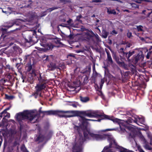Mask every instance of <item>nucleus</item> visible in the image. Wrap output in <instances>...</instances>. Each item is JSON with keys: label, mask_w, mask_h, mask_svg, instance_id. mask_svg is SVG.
I'll return each instance as SVG.
<instances>
[{"label": "nucleus", "mask_w": 152, "mask_h": 152, "mask_svg": "<svg viewBox=\"0 0 152 152\" xmlns=\"http://www.w3.org/2000/svg\"><path fill=\"white\" fill-rule=\"evenodd\" d=\"M84 138L80 134V139L78 141L79 143V145L77 146V145L74 146L73 148V152H81V145L86 139H92L96 141H100L104 140L107 138L108 142H110V146L105 147L102 152H113L111 148L112 147H114L118 149L120 152H133L132 151L130 150L122 147L120 146L117 145L115 142V140L111 135L107 136L104 134H96L93 132L87 131H85L84 133Z\"/></svg>", "instance_id": "f257e3e1"}, {"label": "nucleus", "mask_w": 152, "mask_h": 152, "mask_svg": "<svg viewBox=\"0 0 152 152\" xmlns=\"http://www.w3.org/2000/svg\"><path fill=\"white\" fill-rule=\"evenodd\" d=\"M38 113L36 110H25L22 112L17 113L15 117L17 120L20 121L21 120L27 119L32 122H35L38 118Z\"/></svg>", "instance_id": "f03ea898"}, {"label": "nucleus", "mask_w": 152, "mask_h": 152, "mask_svg": "<svg viewBox=\"0 0 152 152\" xmlns=\"http://www.w3.org/2000/svg\"><path fill=\"white\" fill-rule=\"evenodd\" d=\"M70 112H73L72 117L75 116L77 114H79L80 117L87 116L90 118L94 117L100 118L102 119L108 118V116L105 115L100 114L97 111L90 110L88 111H71Z\"/></svg>", "instance_id": "7ed1b4c3"}, {"label": "nucleus", "mask_w": 152, "mask_h": 152, "mask_svg": "<svg viewBox=\"0 0 152 152\" xmlns=\"http://www.w3.org/2000/svg\"><path fill=\"white\" fill-rule=\"evenodd\" d=\"M40 113H44L46 115H57L60 117H63L64 115H65L67 117H72L73 116L72 114L73 112H70V111L51 110L42 111L40 110Z\"/></svg>", "instance_id": "20e7f679"}, {"label": "nucleus", "mask_w": 152, "mask_h": 152, "mask_svg": "<svg viewBox=\"0 0 152 152\" xmlns=\"http://www.w3.org/2000/svg\"><path fill=\"white\" fill-rule=\"evenodd\" d=\"M39 83L35 86L36 91L35 94L37 95L41 96L39 92L42 89H44L45 87V80L41 77V74H39V77L38 78Z\"/></svg>", "instance_id": "39448f33"}, {"label": "nucleus", "mask_w": 152, "mask_h": 152, "mask_svg": "<svg viewBox=\"0 0 152 152\" xmlns=\"http://www.w3.org/2000/svg\"><path fill=\"white\" fill-rule=\"evenodd\" d=\"M82 36V39L86 40H90L94 37L98 39L99 37L97 34H95L91 31H88L86 32L83 33Z\"/></svg>", "instance_id": "423d86ee"}, {"label": "nucleus", "mask_w": 152, "mask_h": 152, "mask_svg": "<svg viewBox=\"0 0 152 152\" xmlns=\"http://www.w3.org/2000/svg\"><path fill=\"white\" fill-rule=\"evenodd\" d=\"M134 118H135L134 120H133L130 118H129L127 121V123L129 124L132 123V122H134L135 123H137L139 125H140L138 124L137 122H140V124H144L145 121L143 117L142 116H134Z\"/></svg>", "instance_id": "0eeeda50"}, {"label": "nucleus", "mask_w": 152, "mask_h": 152, "mask_svg": "<svg viewBox=\"0 0 152 152\" xmlns=\"http://www.w3.org/2000/svg\"><path fill=\"white\" fill-rule=\"evenodd\" d=\"M127 129L132 132L130 135L132 134L133 135H134L135 134H136V128L135 126L132 125H130L127 126Z\"/></svg>", "instance_id": "6e6552de"}, {"label": "nucleus", "mask_w": 152, "mask_h": 152, "mask_svg": "<svg viewBox=\"0 0 152 152\" xmlns=\"http://www.w3.org/2000/svg\"><path fill=\"white\" fill-rule=\"evenodd\" d=\"M41 45L44 48L43 49L46 50L52 49L54 47V46L51 43H42L41 44Z\"/></svg>", "instance_id": "1a4fd4ad"}, {"label": "nucleus", "mask_w": 152, "mask_h": 152, "mask_svg": "<svg viewBox=\"0 0 152 152\" xmlns=\"http://www.w3.org/2000/svg\"><path fill=\"white\" fill-rule=\"evenodd\" d=\"M101 120V119H98V120L87 119L86 118L82 116H81L80 118V120L81 122H82L83 125H85V123L87 122V121H100Z\"/></svg>", "instance_id": "9d476101"}, {"label": "nucleus", "mask_w": 152, "mask_h": 152, "mask_svg": "<svg viewBox=\"0 0 152 152\" xmlns=\"http://www.w3.org/2000/svg\"><path fill=\"white\" fill-rule=\"evenodd\" d=\"M4 114V117L3 118V119L4 118L6 117L7 118H9L10 117V114L9 113H7L6 111V110H4L2 112L0 113V117H2V115Z\"/></svg>", "instance_id": "9b49d317"}, {"label": "nucleus", "mask_w": 152, "mask_h": 152, "mask_svg": "<svg viewBox=\"0 0 152 152\" xmlns=\"http://www.w3.org/2000/svg\"><path fill=\"white\" fill-rule=\"evenodd\" d=\"M104 81L103 79H102L100 84V89L99 90H98V92H97V94L100 96H102V91H100V90L101 89L102 87L103 86V85L104 84Z\"/></svg>", "instance_id": "f8f14e48"}, {"label": "nucleus", "mask_w": 152, "mask_h": 152, "mask_svg": "<svg viewBox=\"0 0 152 152\" xmlns=\"http://www.w3.org/2000/svg\"><path fill=\"white\" fill-rule=\"evenodd\" d=\"M139 38L142 42H145L148 43H152V42L150 41V39L146 37L144 39L143 37H139Z\"/></svg>", "instance_id": "ddd939ff"}, {"label": "nucleus", "mask_w": 152, "mask_h": 152, "mask_svg": "<svg viewBox=\"0 0 152 152\" xmlns=\"http://www.w3.org/2000/svg\"><path fill=\"white\" fill-rule=\"evenodd\" d=\"M80 100L83 102H86L89 101V99L88 97L80 96Z\"/></svg>", "instance_id": "4468645a"}, {"label": "nucleus", "mask_w": 152, "mask_h": 152, "mask_svg": "<svg viewBox=\"0 0 152 152\" xmlns=\"http://www.w3.org/2000/svg\"><path fill=\"white\" fill-rule=\"evenodd\" d=\"M107 12L109 14H115L116 12L114 10H111L110 8H107Z\"/></svg>", "instance_id": "2eb2a0df"}, {"label": "nucleus", "mask_w": 152, "mask_h": 152, "mask_svg": "<svg viewBox=\"0 0 152 152\" xmlns=\"http://www.w3.org/2000/svg\"><path fill=\"white\" fill-rule=\"evenodd\" d=\"M37 139V140H39L40 141H42L45 140H46V138H45L44 136L42 135H40L38 137Z\"/></svg>", "instance_id": "dca6fc26"}, {"label": "nucleus", "mask_w": 152, "mask_h": 152, "mask_svg": "<svg viewBox=\"0 0 152 152\" xmlns=\"http://www.w3.org/2000/svg\"><path fill=\"white\" fill-rule=\"evenodd\" d=\"M138 31L143 32L145 29V27H143L141 26H139L137 27Z\"/></svg>", "instance_id": "f3484780"}, {"label": "nucleus", "mask_w": 152, "mask_h": 152, "mask_svg": "<svg viewBox=\"0 0 152 152\" xmlns=\"http://www.w3.org/2000/svg\"><path fill=\"white\" fill-rule=\"evenodd\" d=\"M107 59L108 62L110 63H113V60L110 54L108 52H107Z\"/></svg>", "instance_id": "a211bd4d"}, {"label": "nucleus", "mask_w": 152, "mask_h": 152, "mask_svg": "<svg viewBox=\"0 0 152 152\" xmlns=\"http://www.w3.org/2000/svg\"><path fill=\"white\" fill-rule=\"evenodd\" d=\"M56 66L55 64H53V63H51L50 65L49 66V67L51 68L50 69V70H53L56 68Z\"/></svg>", "instance_id": "6ab92c4d"}, {"label": "nucleus", "mask_w": 152, "mask_h": 152, "mask_svg": "<svg viewBox=\"0 0 152 152\" xmlns=\"http://www.w3.org/2000/svg\"><path fill=\"white\" fill-rule=\"evenodd\" d=\"M134 51H133L132 52H129V53H124V55H126V56L127 57V58L129 60V58L133 54H134Z\"/></svg>", "instance_id": "aec40b11"}, {"label": "nucleus", "mask_w": 152, "mask_h": 152, "mask_svg": "<svg viewBox=\"0 0 152 152\" xmlns=\"http://www.w3.org/2000/svg\"><path fill=\"white\" fill-rule=\"evenodd\" d=\"M52 58V57L51 56H45V57H44V60L47 61L48 60H50L51 58Z\"/></svg>", "instance_id": "412c9836"}, {"label": "nucleus", "mask_w": 152, "mask_h": 152, "mask_svg": "<svg viewBox=\"0 0 152 152\" xmlns=\"http://www.w3.org/2000/svg\"><path fill=\"white\" fill-rule=\"evenodd\" d=\"M108 34V32L104 31L102 32V36L104 38H106L107 37Z\"/></svg>", "instance_id": "4be33fe9"}, {"label": "nucleus", "mask_w": 152, "mask_h": 152, "mask_svg": "<svg viewBox=\"0 0 152 152\" xmlns=\"http://www.w3.org/2000/svg\"><path fill=\"white\" fill-rule=\"evenodd\" d=\"M140 56V55H138L137 56L135 57L134 59V63L136 64L138 62V61L139 60Z\"/></svg>", "instance_id": "5701e85b"}, {"label": "nucleus", "mask_w": 152, "mask_h": 152, "mask_svg": "<svg viewBox=\"0 0 152 152\" xmlns=\"http://www.w3.org/2000/svg\"><path fill=\"white\" fill-rule=\"evenodd\" d=\"M25 39L27 42H30L31 41L32 37L31 36H29L27 38H25Z\"/></svg>", "instance_id": "b1692460"}, {"label": "nucleus", "mask_w": 152, "mask_h": 152, "mask_svg": "<svg viewBox=\"0 0 152 152\" xmlns=\"http://www.w3.org/2000/svg\"><path fill=\"white\" fill-rule=\"evenodd\" d=\"M21 149L23 152H28V151L26 149L24 145H22L21 147Z\"/></svg>", "instance_id": "393cba45"}, {"label": "nucleus", "mask_w": 152, "mask_h": 152, "mask_svg": "<svg viewBox=\"0 0 152 152\" xmlns=\"http://www.w3.org/2000/svg\"><path fill=\"white\" fill-rule=\"evenodd\" d=\"M112 120L114 122L119 123L120 122V120L117 118L113 119Z\"/></svg>", "instance_id": "a878e982"}, {"label": "nucleus", "mask_w": 152, "mask_h": 152, "mask_svg": "<svg viewBox=\"0 0 152 152\" xmlns=\"http://www.w3.org/2000/svg\"><path fill=\"white\" fill-rule=\"evenodd\" d=\"M2 11L3 12L5 13L7 15H9L10 14V11H7V10L6 9V10H2Z\"/></svg>", "instance_id": "bb28decb"}, {"label": "nucleus", "mask_w": 152, "mask_h": 152, "mask_svg": "<svg viewBox=\"0 0 152 152\" xmlns=\"http://www.w3.org/2000/svg\"><path fill=\"white\" fill-rule=\"evenodd\" d=\"M53 42L56 43H60V41L58 39H55L53 40Z\"/></svg>", "instance_id": "cd10ccee"}, {"label": "nucleus", "mask_w": 152, "mask_h": 152, "mask_svg": "<svg viewBox=\"0 0 152 152\" xmlns=\"http://www.w3.org/2000/svg\"><path fill=\"white\" fill-rule=\"evenodd\" d=\"M72 20L69 19L67 21V24L70 26H72Z\"/></svg>", "instance_id": "c85d7f7f"}, {"label": "nucleus", "mask_w": 152, "mask_h": 152, "mask_svg": "<svg viewBox=\"0 0 152 152\" xmlns=\"http://www.w3.org/2000/svg\"><path fill=\"white\" fill-rule=\"evenodd\" d=\"M130 4H131V5L132 7L135 8L138 7V6L137 5H136L134 3H130Z\"/></svg>", "instance_id": "c756f323"}, {"label": "nucleus", "mask_w": 152, "mask_h": 152, "mask_svg": "<svg viewBox=\"0 0 152 152\" xmlns=\"http://www.w3.org/2000/svg\"><path fill=\"white\" fill-rule=\"evenodd\" d=\"M144 147L146 149H148L149 150H151V148L149 145H145L144 146Z\"/></svg>", "instance_id": "7c9ffc66"}, {"label": "nucleus", "mask_w": 152, "mask_h": 152, "mask_svg": "<svg viewBox=\"0 0 152 152\" xmlns=\"http://www.w3.org/2000/svg\"><path fill=\"white\" fill-rule=\"evenodd\" d=\"M114 129H107L105 130H102L101 131V132H105L106 131H111L113 130H114Z\"/></svg>", "instance_id": "2f4dec72"}, {"label": "nucleus", "mask_w": 152, "mask_h": 152, "mask_svg": "<svg viewBox=\"0 0 152 152\" xmlns=\"http://www.w3.org/2000/svg\"><path fill=\"white\" fill-rule=\"evenodd\" d=\"M64 37H65L64 38V39H65L67 37H69L70 39H72V36L70 35H69V36H64Z\"/></svg>", "instance_id": "473e14b6"}, {"label": "nucleus", "mask_w": 152, "mask_h": 152, "mask_svg": "<svg viewBox=\"0 0 152 152\" xmlns=\"http://www.w3.org/2000/svg\"><path fill=\"white\" fill-rule=\"evenodd\" d=\"M118 33L115 30H113L111 32V34H116Z\"/></svg>", "instance_id": "72a5a7b5"}, {"label": "nucleus", "mask_w": 152, "mask_h": 152, "mask_svg": "<svg viewBox=\"0 0 152 152\" xmlns=\"http://www.w3.org/2000/svg\"><path fill=\"white\" fill-rule=\"evenodd\" d=\"M84 51V50H76V52L77 53H78L80 52H83Z\"/></svg>", "instance_id": "f704fd0d"}, {"label": "nucleus", "mask_w": 152, "mask_h": 152, "mask_svg": "<svg viewBox=\"0 0 152 152\" xmlns=\"http://www.w3.org/2000/svg\"><path fill=\"white\" fill-rule=\"evenodd\" d=\"M31 74L32 75H34V76H35L36 75L35 71L34 70H32L31 72Z\"/></svg>", "instance_id": "c9c22d12"}, {"label": "nucleus", "mask_w": 152, "mask_h": 152, "mask_svg": "<svg viewBox=\"0 0 152 152\" xmlns=\"http://www.w3.org/2000/svg\"><path fill=\"white\" fill-rule=\"evenodd\" d=\"M6 10H7V11H10V13L12 12V8L10 7H8Z\"/></svg>", "instance_id": "e433bc0d"}, {"label": "nucleus", "mask_w": 152, "mask_h": 152, "mask_svg": "<svg viewBox=\"0 0 152 152\" xmlns=\"http://www.w3.org/2000/svg\"><path fill=\"white\" fill-rule=\"evenodd\" d=\"M28 71H31V69H32V66L31 65H29L28 66Z\"/></svg>", "instance_id": "4c0bfd02"}, {"label": "nucleus", "mask_w": 152, "mask_h": 152, "mask_svg": "<svg viewBox=\"0 0 152 152\" xmlns=\"http://www.w3.org/2000/svg\"><path fill=\"white\" fill-rule=\"evenodd\" d=\"M151 53L150 52H148L147 54L146 57L147 59L149 58L150 55L151 54Z\"/></svg>", "instance_id": "58836bf2"}, {"label": "nucleus", "mask_w": 152, "mask_h": 152, "mask_svg": "<svg viewBox=\"0 0 152 152\" xmlns=\"http://www.w3.org/2000/svg\"><path fill=\"white\" fill-rule=\"evenodd\" d=\"M127 36L129 37H130L132 36V33L131 32H129L127 34Z\"/></svg>", "instance_id": "ea45409f"}, {"label": "nucleus", "mask_w": 152, "mask_h": 152, "mask_svg": "<svg viewBox=\"0 0 152 152\" xmlns=\"http://www.w3.org/2000/svg\"><path fill=\"white\" fill-rule=\"evenodd\" d=\"M100 1L99 0H93L92 1V2H100Z\"/></svg>", "instance_id": "a19ab883"}, {"label": "nucleus", "mask_w": 152, "mask_h": 152, "mask_svg": "<svg viewBox=\"0 0 152 152\" xmlns=\"http://www.w3.org/2000/svg\"><path fill=\"white\" fill-rule=\"evenodd\" d=\"M13 25H14V24L13 23H12L10 24V25L6 26V27H7L8 28H9L11 27L12 26H13Z\"/></svg>", "instance_id": "79ce46f5"}, {"label": "nucleus", "mask_w": 152, "mask_h": 152, "mask_svg": "<svg viewBox=\"0 0 152 152\" xmlns=\"http://www.w3.org/2000/svg\"><path fill=\"white\" fill-rule=\"evenodd\" d=\"M61 2H63L65 3L66 2H68V0H61Z\"/></svg>", "instance_id": "37998d69"}, {"label": "nucleus", "mask_w": 152, "mask_h": 152, "mask_svg": "<svg viewBox=\"0 0 152 152\" xmlns=\"http://www.w3.org/2000/svg\"><path fill=\"white\" fill-rule=\"evenodd\" d=\"M134 1L138 3H140L141 1V0H133Z\"/></svg>", "instance_id": "c03bdc74"}, {"label": "nucleus", "mask_w": 152, "mask_h": 152, "mask_svg": "<svg viewBox=\"0 0 152 152\" xmlns=\"http://www.w3.org/2000/svg\"><path fill=\"white\" fill-rule=\"evenodd\" d=\"M55 9V8H51L50 9H48V11L50 12V11H52L53 10H54Z\"/></svg>", "instance_id": "a18cd8bd"}, {"label": "nucleus", "mask_w": 152, "mask_h": 152, "mask_svg": "<svg viewBox=\"0 0 152 152\" xmlns=\"http://www.w3.org/2000/svg\"><path fill=\"white\" fill-rule=\"evenodd\" d=\"M72 105L73 107H77V105L75 104H72Z\"/></svg>", "instance_id": "49530a36"}, {"label": "nucleus", "mask_w": 152, "mask_h": 152, "mask_svg": "<svg viewBox=\"0 0 152 152\" xmlns=\"http://www.w3.org/2000/svg\"><path fill=\"white\" fill-rule=\"evenodd\" d=\"M140 137H141V138L143 140V141H144L145 140V139H144V138L143 137V136H142V135H140Z\"/></svg>", "instance_id": "de8ad7c7"}, {"label": "nucleus", "mask_w": 152, "mask_h": 152, "mask_svg": "<svg viewBox=\"0 0 152 152\" xmlns=\"http://www.w3.org/2000/svg\"><path fill=\"white\" fill-rule=\"evenodd\" d=\"M135 143L136 144V146H137L139 149H140V146L137 145L136 142H135Z\"/></svg>", "instance_id": "09e8293b"}, {"label": "nucleus", "mask_w": 152, "mask_h": 152, "mask_svg": "<svg viewBox=\"0 0 152 152\" xmlns=\"http://www.w3.org/2000/svg\"><path fill=\"white\" fill-rule=\"evenodd\" d=\"M19 144V143L18 142H17L16 141H15V143H14V145H17V144Z\"/></svg>", "instance_id": "8fccbe9b"}, {"label": "nucleus", "mask_w": 152, "mask_h": 152, "mask_svg": "<svg viewBox=\"0 0 152 152\" xmlns=\"http://www.w3.org/2000/svg\"><path fill=\"white\" fill-rule=\"evenodd\" d=\"M139 150L140 152H144V151L141 149H140Z\"/></svg>", "instance_id": "3c124183"}, {"label": "nucleus", "mask_w": 152, "mask_h": 152, "mask_svg": "<svg viewBox=\"0 0 152 152\" xmlns=\"http://www.w3.org/2000/svg\"><path fill=\"white\" fill-rule=\"evenodd\" d=\"M10 121H11L13 123H15V121L14 120H10Z\"/></svg>", "instance_id": "603ef678"}, {"label": "nucleus", "mask_w": 152, "mask_h": 152, "mask_svg": "<svg viewBox=\"0 0 152 152\" xmlns=\"http://www.w3.org/2000/svg\"><path fill=\"white\" fill-rule=\"evenodd\" d=\"M9 109H10V108H8L5 109V110H6V111L7 112V110H8Z\"/></svg>", "instance_id": "864d4df0"}, {"label": "nucleus", "mask_w": 152, "mask_h": 152, "mask_svg": "<svg viewBox=\"0 0 152 152\" xmlns=\"http://www.w3.org/2000/svg\"><path fill=\"white\" fill-rule=\"evenodd\" d=\"M95 67L94 66L93 67V71H94V70H95Z\"/></svg>", "instance_id": "5fc2aeb1"}, {"label": "nucleus", "mask_w": 152, "mask_h": 152, "mask_svg": "<svg viewBox=\"0 0 152 152\" xmlns=\"http://www.w3.org/2000/svg\"><path fill=\"white\" fill-rule=\"evenodd\" d=\"M126 11L128 12H129V11L128 10H126L124 11Z\"/></svg>", "instance_id": "6e6d98bb"}, {"label": "nucleus", "mask_w": 152, "mask_h": 152, "mask_svg": "<svg viewBox=\"0 0 152 152\" xmlns=\"http://www.w3.org/2000/svg\"><path fill=\"white\" fill-rule=\"evenodd\" d=\"M150 49H152V46H151L150 48Z\"/></svg>", "instance_id": "4d7b16f0"}, {"label": "nucleus", "mask_w": 152, "mask_h": 152, "mask_svg": "<svg viewBox=\"0 0 152 152\" xmlns=\"http://www.w3.org/2000/svg\"><path fill=\"white\" fill-rule=\"evenodd\" d=\"M124 48H121V49L122 50H124Z\"/></svg>", "instance_id": "13d9d810"}, {"label": "nucleus", "mask_w": 152, "mask_h": 152, "mask_svg": "<svg viewBox=\"0 0 152 152\" xmlns=\"http://www.w3.org/2000/svg\"><path fill=\"white\" fill-rule=\"evenodd\" d=\"M151 13V12H149V13H148L149 15H150Z\"/></svg>", "instance_id": "bf43d9fd"}, {"label": "nucleus", "mask_w": 152, "mask_h": 152, "mask_svg": "<svg viewBox=\"0 0 152 152\" xmlns=\"http://www.w3.org/2000/svg\"><path fill=\"white\" fill-rule=\"evenodd\" d=\"M4 114H4L3 115H2V116H4Z\"/></svg>", "instance_id": "052dcab7"}, {"label": "nucleus", "mask_w": 152, "mask_h": 152, "mask_svg": "<svg viewBox=\"0 0 152 152\" xmlns=\"http://www.w3.org/2000/svg\"><path fill=\"white\" fill-rule=\"evenodd\" d=\"M60 26H62V25H61Z\"/></svg>", "instance_id": "680f3d73"}, {"label": "nucleus", "mask_w": 152, "mask_h": 152, "mask_svg": "<svg viewBox=\"0 0 152 152\" xmlns=\"http://www.w3.org/2000/svg\"><path fill=\"white\" fill-rule=\"evenodd\" d=\"M99 0L100 1V2H101L102 0Z\"/></svg>", "instance_id": "e2e57ef3"}, {"label": "nucleus", "mask_w": 152, "mask_h": 152, "mask_svg": "<svg viewBox=\"0 0 152 152\" xmlns=\"http://www.w3.org/2000/svg\"><path fill=\"white\" fill-rule=\"evenodd\" d=\"M136 35H137L138 36H139V35H138V34H136Z\"/></svg>", "instance_id": "0e129e2a"}, {"label": "nucleus", "mask_w": 152, "mask_h": 152, "mask_svg": "<svg viewBox=\"0 0 152 152\" xmlns=\"http://www.w3.org/2000/svg\"><path fill=\"white\" fill-rule=\"evenodd\" d=\"M151 144H152V142H151Z\"/></svg>", "instance_id": "69168bd1"}, {"label": "nucleus", "mask_w": 152, "mask_h": 152, "mask_svg": "<svg viewBox=\"0 0 152 152\" xmlns=\"http://www.w3.org/2000/svg\"><path fill=\"white\" fill-rule=\"evenodd\" d=\"M152 12V11H151V12Z\"/></svg>", "instance_id": "338daca9"}]
</instances>
